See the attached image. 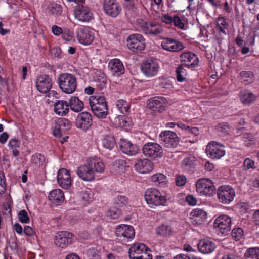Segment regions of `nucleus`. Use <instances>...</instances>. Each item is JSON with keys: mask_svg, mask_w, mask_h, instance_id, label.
I'll return each instance as SVG.
<instances>
[{"mask_svg": "<svg viewBox=\"0 0 259 259\" xmlns=\"http://www.w3.org/2000/svg\"><path fill=\"white\" fill-rule=\"evenodd\" d=\"M90 106L95 115L100 118H104L108 114L107 105L104 97L96 95L90 96Z\"/></svg>", "mask_w": 259, "mask_h": 259, "instance_id": "1", "label": "nucleus"}, {"mask_svg": "<svg viewBox=\"0 0 259 259\" xmlns=\"http://www.w3.org/2000/svg\"><path fill=\"white\" fill-rule=\"evenodd\" d=\"M144 198L147 204L150 207L160 206H166L167 199L165 195L155 188H149L147 189L144 194Z\"/></svg>", "mask_w": 259, "mask_h": 259, "instance_id": "2", "label": "nucleus"}, {"mask_svg": "<svg viewBox=\"0 0 259 259\" xmlns=\"http://www.w3.org/2000/svg\"><path fill=\"white\" fill-rule=\"evenodd\" d=\"M57 82L60 89L66 94H72L76 90V78L72 74H61L58 76Z\"/></svg>", "mask_w": 259, "mask_h": 259, "instance_id": "3", "label": "nucleus"}, {"mask_svg": "<svg viewBox=\"0 0 259 259\" xmlns=\"http://www.w3.org/2000/svg\"><path fill=\"white\" fill-rule=\"evenodd\" d=\"M140 68L142 73L145 76L148 78H152L157 75L160 66L157 60L148 59L142 61Z\"/></svg>", "mask_w": 259, "mask_h": 259, "instance_id": "4", "label": "nucleus"}, {"mask_svg": "<svg viewBox=\"0 0 259 259\" xmlns=\"http://www.w3.org/2000/svg\"><path fill=\"white\" fill-rule=\"evenodd\" d=\"M149 248L143 243L133 245L128 251L130 259H152Z\"/></svg>", "mask_w": 259, "mask_h": 259, "instance_id": "5", "label": "nucleus"}, {"mask_svg": "<svg viewBox=\"0 0 259 259\" xmlns=\"http://www.w3.org/2000/svg\"><path fill=\"white\" fill-rule=\"evenodd\" d=\"M76 38L79 44L84 46L90 45L95 37V31L89 26H81L76 30Z\"/></svg>", "mask_w": 259, "mask_h": 259, "instance_id": "6", "label": "nucleus"}, {"mask_svg": "<svg viewBox=\"0 0 259 259\" xmlns=\"http://www.w3.org/2000/svg\"><path fill=\"white\" fill-rule=\"evenodd\" d=\"M196 191L200 196L211 197L214 193L215 188L211 180L207 178L198 179L196 184Z\"/></svg>", "mask_w": 259, "mask_h": 259, "instance_id": "7", "label": "nucleus"}, {"mask_svg": "<svg viewBox=\"0 0 259 259\" xmlns=\"http://www.w3.org/2000/svg\"><path fill=\"white\" fill-rule=\"evenodd\" d=\"M213 226L219 234L226 235L231 229L232 219L228 215L221 214L214 219Z\"/></svg>", "mask_w": 259, "mask_h": 259, "instance_id": "8", "label": "nucleus"}, {"mask_svg": "<svg viewBox=\"0 0 259 259\" xmlns=\"http://www.w3.org/2000/svg\"><path fill=\"white\" fill-rule=\"evenodd\" d=\"M235 191L230 185L220 186L217 190V197L220 202L224 204H229L234 200Z\"/></svg>", "mask_w": 259, "mask_h": 259, "instance_id": "9", "label": "nucleus"}, {"mask_svg": "<svg viewBox=\"0 0 259 259\" xmlns=\"http://www.w3.org/2000/svg\"><path fill=\"white\" fill-rule=\"evenodd\" d=\"M127 46L133 52H141L145 48V39L140 34L130 35L127 39Z\"/></svg>", "mask_w": 259, "mask_h": 259, "instance_id": "10", "label": "nucleus"}, {"mask_svg": "<svg viewBox=\"0 0 259 259\" xmlns=\"http://www.w3.org/2000/svg\"><path fill=\"white\" fill-rule=\"evenodd\" d=\"M206 153L211 159H219L225 155L226 151L222 144L216 141H211L206 146Z\"/></svg>", "mask_w": 259, "mask_h": 259, "instance_id": "11", "label": "nucleus"}, {"mask_svg": "<svg viewBox=\"0 0 259 259\" xmlns=\"http://www.w3.org/2000/svg\"><path fill=\"white\" fill-rule=\"evenodd\" d=\"M142 151L145 156L155 159L163 155L162 147L156 143L148 142L144 144Z\"/></svg>", "mask_w": 259, "mask_h": 259, "instance_id": "12", "label": "nucleus"}, {"mask_svg": "<svg viewBox=\"0 0 259 259\" xmlns=\"http://www.w3.org/2000/svg\"><path fill=\"white\" fill-rule=\"evenodd\" d=\"M74 241V235L67 231H59L54 236V243L58 247L65 248Z\"/></svg>", "mask_w": 259, "mask_h": 259, "instance_id": "13", "label": "nucleus"}, {"mask_svg": "<svg viewBox=\"0 0 259 259\" xmlns=\"http://www.w3.org/2000/svg\"><path fill=\"white\" fill-rule=\"evenodd\" d=\"M159 137L164 146L167 148L176 147L179 141L177 134L171 131H163L159 134Z\"/></svg>", "mask_w": 259, "mask_h": 259, "instance_id": "14", "label": "nucleus"}, {"mask_svg": "<svg viewBox=\"0 0 259 259\" xmlns=\"http://www.w3.org/2000/svg\"><path fill=\"white\" fill-rule=\"evenodd\" d=\"M75 19L78 21L87 23L94 19V14L91 9L84 6H79L76 7L73 12Z\"/></svg>", "mask_w": 259, "mask_h": 259, "instance_id": "15", "label": "nucleus"}, {"mask_svg": "<svg viewBox=\"0 0 259 259\" xmlns=\"http://www.w3.org/2000/svg\"><path fill=\"white\" fill-rule=\"evenodd\" d=\"M115 233L118 237L124 242L132 240L135 234L134 229L132 226L124 224L117 226Z\"/></svg>", "mask_w": 259, "mask_h": 259, "instance_id": "16", "label": "nucleus"}, {"mask_svg": "<svg viewBox=\"0 0 259 259\" xmlns=\"http://www.w3.org/2000/svg\"><path fill=\"white\" fill-rule=\"evenodd\" d=\"M103 8L104 12L112 17L118 16L122 10L121 6L117 0H104Z\"/></svg>", "mask_w": 259, "mask_h": 259, "instance_id": "17", "label": "nucleus"}, {"mask_svg": "<svg viewBox=\"0 0 259 259\" xmlns=\"http://www.w3.org/2000/svg\"><path fill=\"white\" fill-rule=\"evenodd\" d=\"M168 104L167 99L161 96H157L149 100L147 107L153 112H162L165 110Z\"/></svg>", "mask_w": 259, "mask_h": 259, "instance_id": "18", "label": "nucleus"}, {"mask_svg": "<svg viewBox=\"0 0 259 259\" xmlns=\"http://www.w3.org/2000/svg\"><path fill=\"white\" fill-rule=\"evenodd\" d=\"M161 46L163 49L172 52L180 51L184 49L181 42L171 38H164L162 39Z\"/></svg>", "mask_w": 259, "mask_h": 259, "instance_id": "19", "label": "nucleus"}, {"mask_svg": "<svg viewBox=\"0 0 259 259\" xmlns=\"http://www.w3.org/2000/svg\"><path fill=\"white\" fill-rule=\"evenodd\" d=\"M92 124V116L91 113L84 111L79 113L75 120V125L78 128L88 130Z\"/></svg>", "mask_w": 259, "mask_h": 259, "instance_id": "20", "label": "nucleus"}, {"mask_svg": "<svg viewBox=\"0 0 259 259\" xmlns=\"http://www.w3.org/2000/svg\"><path fill=\"white\" fill-rule=\"evenodd\" d=\"M134 168L136 171L140 174H148L151 172L154 168V164L147 158L139 159L137 160Z\"/></svg>", "mask_w": 259, "mask_h": 259, "instance_id": "21", "label": "nucleus"}, {"mask_svg": "<svg viewBox=\"0 0 259 259\" xmlns=\"http://www.w3.org/2000/svg\"><path fill=\"white\" fill-rule=\"evenodd\" d=\"M57 182L61 187L64 189H69L72 184L70 174L65 168L59 170L57 178Z\"/></svg>", "mask_w": 259, "mask_h": 259, "instance_id": "22", "label": "nucleus"}, {"mask_svg": "<svg viewBox=\"0 0 259 259\" xmlns=\"http://www.w3.org/2000/svg\"><path fill=\"white\" fill-rule=\"evenodd\" d=\"M76 173L79 178L84 181L91 182L95 179L94 171L87 163L79 166Z\"/></svg>", "mask_w": 259, "mask_h": 259, "instance_id": "23", "label": "nucleus"}, {"mask_svg": "<svg viewBox=\"0 0 259 259\" xmlns=\"http://www.w3.org/2000/svg\"><path fill=\"white\" fill-rule=\"evenodd\" d=\"M35 83L37 90L45 94L52 88V80L48 75H40L37 77Z\"/></svg>", "mask_w": 259, "mask_h": 259, "instance_id": "24", "label": "nucleus"}, {"mask_svg": "<svg viewBox=\"0 0 259 259\" xmlns=\"http://www.w3.org/2000/svg\"><path fill=\"white\" fill-rule=\"evenodd\" d=\"M181 62L185 66L194 67L198 64V58L194 53L188 52L182 53L180 56Z\"/></svg>", "mask_w": 259, "mask_h": 259, "instance_id": "25", "label": "nucleus"}, {"mask_svg": "<svg viewBox=\"0 0 259 259\" xmlns=\"http://www.w3.org/2000/svg\"><path fill=\"white\" fill-rule=\"evenodd\" d=\"M54 111L59 116H67L70 111L68 101L64 100L56 101L54 105Z\"/></svg>", "mask_w": 259, "mask_h": 259, "instance_id": "26", "label": "nucleus"}, {"mask_svg": "<svg viewBox=\"0 0 259 259\" xmlns=\"http://www.w3.org/2000/svg\"><path fill=\"white\" fill-rule=\"evenodd\" d=\"M108 68L111 73L119 76L124 73L125 69L122 62L118 59H111L108 63Z\"/></svg>", "mask_w": 259, "mask_h": 259, "instance_id": "27", "label": "nucleus"}, {"mask_svg": "<svg viewBox=\"0 0 259 259\" xmlns=\"http://www.w3.org/2000/svg\"><path fill=\"white\" fill-rule=\"evenodd\" d=\"M65 199L63 191L60 189L52 190L49 194L48 200L52 204L55 206L61 205Z\"/></svg>", "mask_w": 259, "mask_h": 259, "instance_id": "28", "label": "nucleus"}, {"mask_svg": "<svg viewBox=\"0 0 259 259\" xmlns=\"http://www.w3.org/2000/svg\"><path fill=\"white\" fill-rule=\"evenodd\" d=\"M190 218L193 224L199 225L203 224L207 219V213L203 209L197 208L192 210Z\"/></svg>", "mask_w": 259, "mask_h": 259, "instance_id": "29", "label": "nucleus"}, {"mask_svg": "<svg viewBox=\"0 0 259 259\" xmlns=\"http://www.w3.org/2000/svg\"><path fill=\"white\" fill-rule=\"evenodd\" d=\"M120 147L123 153L130 156H134L139 151L138 146L133 144L129 141L125 139L121 141Z\"/></svg>", "mask_w": 259, "mask_h": 259, "instance_id": "30", "label": "nucleus"}, {"mask_svg": "<svg viewBox=\"0 0 259 259\" xmlns=\"http://www.w3.org/2000/svg\"><path fill=\"white\" fill-rule=\"evenodd\" d=\"M88 164L93 168L95 172L103 173L105 168V165L102 160L97 157H91L88 159L87 161Z\"/></svg>", "mask_w": 259, "mask_h": 259, "instance_id": "31", "label": "nucleus"}, {"mask_svg": "<svg viewBox=\"0 0 259 259\" xmlns=\"http://www.w3.org/2000/svg\"><path fill=\"white\" fill-rule=\"evenodd\" d=\"M215 243L208 239L201 240L198 244V248L199 251L204 254H209L212 252L215 249Z\"/></svg>", "mask_w": 259, "mask_h": 259, "instance_id": "32", "label": "nucleus"}, {"mask_svg": "<svg viewBox=\"0 0 259 259\" xmlns=\"http://www.w3.org/2000/svg\"><path fill=\"white\" fill-rule=\"evenodd\" d=\"M69 110L78 113L80 112L84 107V104L77 97L72 96L70 98L69 102H68Z\"/></svg>", "mask_w": 259, "mask_h": 259, "instance_id": "33", "label": "nucleus"}, {"mask_svg": "<svg viewBox=\"0 0 259 259\" xmlns=\"http://www.w3.org/2000/svg\"><path fill=\"white\" fill-rule=\"evenodd\" d=\"M143 31L147 34L157 35L162 31V28L158 24L153 23H146Z\"/></svg>", "mask_w": 259, "mask_h": 259, "instance_id": "34", "label": "nucleus"}, {"mask_svg": "<svg viewBox=\"0 0 259 259\" xmlns=\"http://www.w3.org/2000/svg\"><path fill=\"white\" fill-rule=\"evenodd\" d=\"M31 164L34 168L44 167L46 164L45 157L40 153H35L31 157Z\"/></svg>", "mask_w": 259, "mask_h": 259, "instance_id": "35", "label": "nucleus"}, {"mask_svg": "<svg viewBox=\"0 0 259 259\" xmlns=\"http://www.w3.org/2000/svg\"><path fill=\"white\" fill-rule=\"evenodd\" d=\"M113 123L117 127L127 128L132 125V121L129 118L123 116L119 115L115 117Z\"/></svg>", "mask_w": 259, "mask_h": 259, "instance_id": "36", "label": "nucleus"}, {"mask_svg": "<svg viewBox=\"0 0 259 259\" xmlns=\"http://www.w3.org/2000/svg\"><path fill=\"white\" fill-rule=\"evenodd\" d=\"M151 181L155 185H158L161 187H165L167 186L168 183L167 178L162 173H157L153 175L151 177Z\"/></svg>", "mask_w": 259, "mask_h": 259, "instance_id": "37", "label": "nucleus"}, {"mask_svg": "<svg viewBox=\"0 0 259 259\" xmlns=\"http://www.w3.org/2000/svg\"><path fill=\"white\" fill-rule=\"evenodd\" d=\"M20 140L16 138H12L9 141L8 146L12 150L13 156L17 157L20 154V152L18 148L20 147Z\"/></svg>", "mask_w": 259, "mask_h": 259, "instance_id": "38", "label": "nucleus"}, {"mask_svg": "<svg viewBox=\"0 0 259 259\" xmlns=\"http://www.w3.org/2000/svg\"><path fill=\"white\" fill-rule=\"evenodd\" d=\"M239 97L241 102L244 104H249L255 100V96L253 93L245 90L241 92Z\"/></svg>", "mask_w": 259, "mask_h": 259, "instance_id": "39", "label": "nucleus"}, {"mask_svg": "<svg viewBox=\"0 0 259 259\" xmlns=\"http://www.w3.org/2000/svg\"><path fill=\"white\" fill-rule=\"evenodd\" d=\"M171 228L165 224H162L155 229V232L157 235L161 236H166L171 234Z\"/></svg>", "mask_w": 259, "mask_h": 259, "instance_id": "40", "label": "nucleus"}, {"mask_svg": "<svg viewBox=\"0 0 259 259\" xmlns=\"http://www.w3.org/2000/svg\"><path fill=\"white\" fill-rule=\"evenodd\" d=\"M102 145L106 149L111 150L115 145V140L113 136L106 135L102 140Z\"/></svg>", "mask_w": 259, "mask_h": 259, "instance_id": "41", "label": "nucleus"}, {"mask_svg": "<svg viewBox=\"0 0 259 259\" xmlns=\"http://www.w3.org/2000/svg\"><path fill=\"white\" fill-rule=\"evenodd\" d=\"M246 127H239L236 129L235 134L237 136H242L243 138L247 139L249 141L251 142L253 139V136L250 133L246 131Z\"/></svg>", "mask_w": 259, "mask_h": 259, "instance_id": "42", "label": "nucleus"}, {"mask_svg": "<svg viewBox=\"0 0 259 259\" xmlns=\"http://www.w3.org/2000/svg\"><path fill=\"white\" fill-rule=\"evenodd\" d=\"M116 106L121 113L125 114L130 111V104L126 101L122 99L117 100Z\"/></svg>", "mask_w": 259, "mask_h": 259, "instance_id": "43", "label": "nucleus"}, {"mask_svg": "<svg viewBox=\"0 0 259 259\" xmlns=\"http://www.w3.org/2000/svg\"><path fill=\"white\" fill-rule=\"evenodd\" d=\"M246 259H259V248H250L245 253Z\"/></svg>", "mask_w": 259, "mask_h": 259, "instance_id": "44", "label": "nucleus"}, {"mask_svg": "<svg viewBox=\"0 0 259 259\" xmlns=\"http://www.w3.org/2000/svg\"><path fill=\"white\" fill-rule=\"evenodd\" d=\"M253 77V73L251 71H242L239 73L238 78L243 82H251Z\"/></svg>", "mask_w": 259, "mask_h": 259, "instance_id": "45", "label": "nucleus"}, {"mask_svg": "<svg viewBox=\"0 0 259 259\" xmlns=\"http://www.w3.org/2000/svg\"><path fill=\"white\" fill-rule=\"evenodd\" d=\"M227 26L228 25L225 18L220 17L217 18V28L219 30V32H221L223 34L226 35V32L225 29L227 28Z\"/></svg>", "mask_w": 259, "mask_h": 259, "instance_id": "46", "label": "nucleus"}, {"mask_svg": "<svg viewBox=\"0 0 259 259\" xmlns=\"http://www.w3.org/2000/svg\"><path fill=\"white\" fill-rule=\"evenodd\" d=\"M56 125L65 132L71 128V123L66 118H61L58 120Z\"/></svg>", "mask_w": 259, "mask_h": 259, "instance_id": "47", "label": "nucleus"}, {"mask_svg": "<svg viewBox=\"0 0 259 259\" xmlns=\"http://www.w3.org/2000/svg\"><path fill=\"white\" fill-rule=\"evenodd\" d=\"M187 71L182 66H179L176 69L177 79L179 82L184 81L186 78Z\"/></svg>", "mask_w": 259, "mask_h": 259, "instance_id": "48", "label": "nucleus"}, {"mask_svg": "<svg viewBox=\"0 0 259 259\" xmlns=\"http://www.w3.org/2000/svg\"><path fill=\"white\" fill-rule=\"evenodd\" d=\"M159 87L161 88H169L172 86V82L169 78L163 76L156 79Z\"/></svg>", "mask_w": 259, "mask_h": 259, "instance_id": "49", "label": "nucleus"}, {"mask_svg": "<svg viewBox=\"0 0 259 259\" xmlns=\"http://www.w3.org/2000/svg\"><path fill=\"white\" fill-rule=\"evenodd\" d=\"M80 197L84 202H90L92 201L93 192L91 190L86 189L80 192Z\"/></svg>", "mask_w": 259, "mask_h": 259, "instance_id": "50", "label": "nucleus"}, {"mask_svg": "<svg viewBox=\"0 0 259 259\" xmlns=\"http://www.w3.org/2000/svg\"><path fill=\"white\" fill-rule=\"evenodd\" d=\"M18 217L19 221L24 224L29 223L30 222V218L27 212L25 210H21L18 213Z\"/></svg>", "mask_w": 259, "mask_h": 259, "instance_id": "51", "label": "nucleus"}, {"mask_svg": "<svg viewBox=\"0 0 259 259\" xmlns=\"http://www.w3.org/2000/svg\"><path fill=\"white\" fill-rule=\"evenodd\" d=\"M232 237L236 240H239L244 235V231L240 227L234 228L231 232Z\"/></svg>", "mask_w": 259, "mask_h": 259, "instance_id": "52", "label": "nucleus"}, {"mask_svg": "<svg viewBox=\"0 0 259 259\" xmlns=\"http://www.w3.org/2000/svg\"><path fill=\"white\" fill-rule=\"evenodd\" d=\"M120 214V210L115 207L111 208L107 213V216L112 219H118Z\"/></svg>", "mask_w": 259, "mask_h": 259, "instance_id": "53", "label": "nucleus"}, {"mask_svg": "<svg viewBox=\"0 0 259 259\" xmlns=\"http://www.w3.org/2000/svg\"><path fill=\"white\" fill-rule=\"evenodd\" d=\"M73 32L68 28H64L62 33V36L64 40L66 41H71L73 38Z\"/></svg>", "mask_w": 259, "mask_h": 259, "instance_id": "54", "label": "nucleus"}, {"mask_svg": "<svg viewBox=\"0 0 259 259\" xmlns=\"http://www.w3.org/2000/svg\"><path fill=\"white\" fill-rule=\"evenodd\" d=\"M95 81L99 82L103 84L107 83V79L105 75L100 71H97L95 73Z\"/></svg>", "mask_w": 259, "mask_h": 259, "instance_id": "55", "label": "nucleus"}, {"mask_svg": "<svg viewBox=\"0 0 259 259\" xmlns=\"http://www.w3.org/2000/svg\"><path fill=\"white\" fill-rule=\"evenodd\" d=\"M177 126L182 130L188 131L190 133H194L195 134H196L198 132L197 128L190 127L181 122H177Z\"/></svg>", "mask_w": 259, "mask_h": 259, "instance_id": "56", "label": "nucleus"}, {"mask_svg": "<svg viewBox=\"0 0 259 259\" xmlns=\"http://www.w3.org/2000/svg\"><path fill=\"white\" fill-rule=\"evenodd\" d=\"M255 167V163L253 160L249 158H246L244 160L243 169L247 170L250 169H254Z\"/></svg>", "mask_w": 259, "mask_h": 259, "instance_id": "57", "label": "nucleus"}, {"mask_svg": "<svg viewBox=\"0 0 259 259\" xmlns=\"http://www.w3.org/2000/svg\"><path fill=\"white\" fill-rule=\"evenodd\" d=\"M172 23L177 28L182 29L185 30L186 28H185V25L183 22L181 18L178 16L177 15H175L173 17Z\"/></svg>", "mask_w": 259, "mask_h": 259, "instance_id": "58", "label": "nucleus"}, {"mask_svg": "<svg viewBox=\"0 0 259 259\" xmlns=\"http://www.w3.org/2000/svg\"><path fill=\"white\" fill-rule=\"evenodd\" d=\"M115 203L122 206L128 203V199L124 196L118 195L114 199Z\"/></svg>", "mask_w": 259, "mask_h": 259, "instance_id": "59", "label": "nucleus"}, {"mask_svg": "<svg viewBox=\"0 0 259 259\" xmlns=\"http://www.w3.org/2000/svg\"><path fill=\"white\" fill-rule=\"evenodd\" d=\"M6 189L5 176L3 172L0 171V194L5 193Z\"/></svg>", "mask_w": 259, "mask_h": 259, "instance_id": "60", "label": "nucleus"}, {"mask_svg": "<svg viewBox=\"0 0 259 259\" xmlns=\"http://www.w3.org/2000/svg\"><path fill=\"white\" fill-rule=\"evenodd\" d=\"M50 11L54 15H60L62 11V7L59 4L53 3L51 6Z\"/></svg>", "mask_w": 259, "mask_h": 259, "instance_id": "61", "label": "nucleus"}, {"mask_svg": "<svg viewBox=\"0 0 259 259\" xmlns=\"http://www.w3.org/2000/svg\"><path fill=\"white\" fill-rule=\"evenodd\" d=\"M187 182V179L184 175H178L176 178V183L178 186H183Z\"/></svg>", "mask_w": 259, "mask_h": 259, "instance_id": "62", "label": "nucleus"}, {"mask_svg": "<svg viewBox=\"0 0 259 259\" xmlns=\"http://www.w3.org/2000/svg\"><path fill=\"white\" fill-rule=\"evenodd\" d=\"M160 19L162 22L166 24H172L173 17H171L168 14H162L160 17Z\"/></svg>", "mask_w": 259, "mask_h": 259, "instance_id": "63", "label": "nucleus"}, {"mask_svg": "<svg viewBox=\"0 0 259 259\" xmlns=\"http://www.w3.org/2000/svg\"><path fill=\"white\" fill-rule=\"evenodd\" d=\"M64 132L63 130L56 125L53 130V133L55 137L60 138H61Z\"/></svg>", "mask_w": 259, "mask_h": 259, "instance_id": "64", "label": "nucleus"}]
</instances>
